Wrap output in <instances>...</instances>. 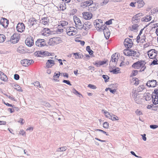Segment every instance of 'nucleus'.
I'll list each match as a JSON object with an SVG mask.
<instances>
[{
	"label": "nucleus",
	"mask_w": 158,
	"mask_h": 158,
	"mask_svg": "<svg viewBox=\"0 0 158 158\" xmlns=\"http://www.w3.org/2000/svg\"><path fill=\"white\" fill-rule=\"evenodd\" d=\"M151 95L152 102L154 105L158 104V89H154Z\"/></svg>",
	"instance_id": "obj_1"
},
{
	"label": "nucleus",
	"mask_w": 158,
	"mask_h": 158,
	"mask_svg": "<svg viewBox=\"0 0 158 158\" xmlns=\"http://www.w3.org/2000/svg\"><path fill=\"white\" fill-rule=\"evenodd\" d=\"M158 52L155 49H151L148 51V55L150 59H156Z\"/></svg>",
	"instance_id": "obj_2"
},
{
	"label": "nucleus",
	"mask_w": 158,
	"mask_h": 158,
	"mask_svg": "<svg viewBox=\"0 0 158 158\" xmlns=\"http://www.w3.org/2000/svg\"><path fill=\"white\" fill-rule=\"evenodd\" d=\"M74 22L75 24V26L78 29L81 30L83 27L82 23L80 19L77 17H76L74 19Z\"/></svg>",
	"instance_id": "obj_3"
},
{
	"label": "nucleus",
	"mask_w": 158,
	"mask_h": 158,
	"mask_svg": "<svg viewBox=\"0 0 158 158\" xmlns=\"http://www.w3.org/2000/svg\"><path fill=\"white\" fill-rule=\"evenodd\" d=\"M20 39V36L17 34L14 33L10 38V41L13 44H15L18 42Z\"/></svg>",
	"instance_id": "obj_4"
},
{
	"label": "nucleus",
	"mask_w": 158,
	"mask_h": 158,
	"mask_svg": "<svg viewBox=\"0 0 158 158\" xmlns=\"http://www.w3.org/2000/svg\"><path fill=\"white\" fill-rule=\"evenodd\" d=\"M146 85L149 87H155L158 85V82L155 80H149L146 83Z\"/></svg>",
	"instance_id": "obj_5"
},
{
	"label": "nucleus",
	"mask_w": 158,
	"mask_h": 158,
	"mask_svg": "<svg viewBox=\"0 0 158 158\" xmlns=\"http://www.w3.org/2000/svg\"><path fill=\"white\" fill-rule=\"evenodd\" d=\"M32 62H34L33 60H28L27 59H24L21 60V63L23 66L27 67L32 63Z\"/></svg>",
	"instance_id": "obj_6"
},
{
	"label": "nucleus",
	"mask_w": 158,
	"mask_h": 158,
	"mask_svg": "<svg viewBox=\"0 0 158 158\" xmlns=\"http://www.w3.org/2000/svg\"><path fill=\"white\" fill-rule=\"evenodd\" d=\"M9 21L6 19L2 17L0 18V24L4 27L6 28L8 26Z\"/></svg>",
	"instance_id": "obj_7"
},
{
	"label": "nucleus",
	"mask_w": 158,
	"mask_h": 158,
	"mask_svg": "<svg viewBox=\"0 0 158 158\" xmlns=\"http://www.w3.org/2000/svg\"><path fill=\"white\" fill-rule=\"evenodd\" d=\"M25 26L23 23H19L16 27L17 31L19 32H22L24 31Z\"/></svg>",
	"instance_id": "obj_8"
},
{
	"label": "nucleus",
	"mask_w": 158,
	"mask_h": 158,
	"mask_svg": "<svg viewBox=\"0 0 158 158\" xmlns=\"http://www.w3.org/2000/svg\"><path fill=\"white\" fill-rule=\"evenodd\" d=\"M93 4V0H87L85 1L84 2H82L81 4V6L83 8L88 6L89 7Z\"/></svg>",
	"instance_id": "obj_9"
},
{
	"label": "nucleus",
	"mask_w": 158,
	"mask_h": 158,
	"mask_svg": "<svg viewBox=\"0 0 158 158\" xmlns=\"http://www.w3.org/2000/svg\"><path fill=\"white\" fill-rule=\"evenodd\" d=\"M25 44L28 47H31L34 44V39L32 37L30 36L27 38L25 40Z\"/></svg>",
	"instance_id": "obj_10"
},
{
	"label": "nucleus",
	"mask_w": 158,
	"mask_h": 158,
	"mask_svg": "<svg viewBox=\"0 0 158 158\" xmlns=\"http://www.w3.org/2000/svg\"><path fill=\"white\" fill-rule=\"evenodd\" d=\"M83 17L85 19H90L92 18L93 15L90 12H86L82 13Z\"/></svg>",
	"instance_id": "obj_11"
},
{
	"label": "nucleus",
	"mask_w": 158,
	"mask_h": 158,
	"mask_svg": "<svg viewBox=\"0 0 158 158\" xmlns=\"http://www.w3.org/2000/svg\"><path fill=\"white\" fill-rule=\"evenodd\" d=\"M23 47L22 46H19L17 49V51L21 54H25L27 53H30L29 50L28 49H24Z\"/></svg>",
	"instance_id": "obj_12"
},
{
	"label": "nucleus",
	"mask_w": 158,
	"mask_h": 158,
	"mask_svg": "<svg viewBox=\"0 0 158 158\" xmlns=\"http://www.w3.org/2000/svg\"><path fill=\"white\" fill-rule=\"evenodd\" d=\"M115 67V69L112 68V67L110 66L109 67L110 72L112 73L113 74H118L119 73L120 69L119 68Z\"/></svg>",
	"instance_id": "obj_13"
},
{
	"label": "nucleus",
	"mask_w": 158,
	"mask_h": 158,
	"mask_svg": "<svg viewBox=\"0 0 158 158\" xmlns=\"http://www.w3.org/2000/svg\"><path fill=\"white\" fill-rule=\"evenodd\" d=\"M52 31H50V29L47 28H44L42 31L41 34L44 36H47L48 34H51Z\"/></svg>",
	"instance_id": "obj_14"
},
{
	"label": "nucleus",
	"mask_w": 158,
	"mask_h": 158,
	"mask_svg": "<svg viewBox=\"0 0 158 158\" xmlns=\"http://www.w3.org/2000/svg\"><path fill=\"white\" fill-rule=\"evenodd\" d=\"M37 20L34 18H31L29 20V26H34L37 23Z\"/></svg>",
	"instance_id": "obj_15"
},
{
	"label": "nucleus",
	"mask_w": 158,
	"mask_h": 158,
	"mask_svg": "<svg viewBox=\"0 0 158 158\" xmlns=\"http://www.w3.org/2000/svg\"><path fill=\"white\" fill-rule=\"evenodd\" d=\"M55 64V63L54 60L51 59H49L47 60V61L46 64V67L48 68H51L53 65Z\"/></svg>",
	"instance_id": "obj_16"
},
{
	"label": "nucleus",
	"mask_w": 158,
	"mask_h": 158,
	"mask_svg": "<svg viewBox=\"0 0 158 158\" xmlns=\"http://www.w3.org/2000/svg\"><path fill=\"white\" fill-rule=\"evenodd\" d=\"M94 25L95 26L96 28H98V29H97V30L99 31H102V25L101 26L100 23H98L97 21H95L94 22Z\"/></svg>",
	"instance_id": "obj_17"
},
{
	"label": "nucleus",
	"mask_w": 158,
	"mask_h": 158,
	"mask_svg": "<svg viewBox=\"0 0 158 158\" xmlns=\"http://www.w3.org/2000/svg\"><path fill=\"white\" fill-rule=\"evenodd\" d=\"M109 115H110V117H109V116H107V115H105V116L107 118H109V119H110L112 121H117L118 120V117L112 114H111L110 113H109Z\"/></svg>",
	"instance_id": "obj_18"
},
{
	"label": "nucleus",
	"mask_w": 158,
	"mask_h": 158,
	"mask_svg": "<svg viewBox=\"0 0 158 158\" xmlns=\"http://www.w3.org/2000/svg\"><path fill=\"white\" fill-rule=\"evenodd\" d=\"M104 36L106 39L108 40L109 38L110 35V31L109 29H107V30L104 29V31H103Z\"/></svg>",
	"instance_id": "obj_19"
},
{
	"label": "nucleus",
	"mask_w": 158,
	"mask_h": 158,
	"mask_svg": "<svg viewBox=\"0 0 158 158\" xmlns=\"http://www.w3.org/2000/svg\"><path fill=\"white\" fill-rule=\"evenodd\" d=\"M114 55H112L111 57V60L110 62L109 65L111 64L112 63L114 62L115 64V65L117 64L118 61V58H114Z\"/></svg>",
	"instance_id": "obj_20"
},
{
	"label": "nucleus",
	"mask_w": 158,
	"mask_h": 158,
	"mask_svg": "<svg viewBox=\"0 0 158 158\" xmlns=\"http://www.w3.org/2000/svg\"><path fill=\"white\" fill-rule=\"evenodd\" d=\"M137 2L138 3V7L139 8L143 7L144 5V2L143 0H137Z\"/></svg>",
	"instance_id": "obj_21"
},
{
	"label": "nucleus",
	"mask_w": 158,
	"mask_h": 158,
	"mask_svg": "<svg viewBox=\"0 0 158 158\" xmlns=\"http://www.w3.org/2000/svg\"><path fill=\"white\" fill-rule=\"evenodd\" d=\"M58 72L59 73H55L53 77V80L56 81L57 82L59 81V80H58L57 79L59 78V77L60 75V73L59 72Z\"/></svg>",
	"instance_id": "obj_22"
},
{
	"label": "nucleus",
	"mask_w": 158,
	"mask_h": 158,
	"mask_svg": "<svg viewBox=\"0 0 158 158\" xmlns=\"http://www.w3.org/2000/svg\"><path fill=\"white\" fill-rule=\"evenodd\" d=\"M71 28H75L74 27H69L68 29L67 28L66 31H68V32H67V34L69 36L74 35L76 34H73V33L71 32Z\"/></svg>",
	"instance_id": "obj_23"
},
{
	"label": "nucleus",
	"mask_w": 158,
	"mask_h": 158,
	"mask_svg": "<svg viewBox=\"0 0 158 158\" xmlns=\"http://www.w3.org/2000/svg\"><path fill=\"white\" fill-rule=\"evenodd\" d=\"M39 54L41 56L42 55H43L45 56H52L51 53H50L46 51H43V52H42L41 51H40Z\"/></svg>",
	"instance_id": "obj_24"
},
{
	"label": "nucleus",
	"mask_w": 158,
	"mask_h": 158,
	"mask_svg": "<svg viewBox=\"0 0 158 158\" xmlns=\"http://www.w3.org/2000/svg\"><path fill=\"white\" fill-rule=\"evenodd\" d=\"M59 8L60 10L62 11H64L65 10L66 8L65 3L64 2H62L61 3L60 5Z\"/></svg>",
	"instance_id": "obj_25"
},
{
	"label": "nucleus",
	"mask_w": 158,
	"mask_h": 158,
	"mask_svg": "<svg viewBox=\"0 0 158 158\" xmlns=\"http://www.w3.org/2000/svg\"><path fill=\"white\" fill-rule=\"evenodd\" d=\"M83 26H84H84L86 27H87L88 29H89L91 28L92 25H91V23L89 22H85Z\"/></svg>",
	"instance_id": "obj_26"
},
{
	"label": "nucleus",
	"mask_w": 158,
	"mask_h": 158,
	"mask_svg": "<svg viewBox=\"0 0 158 158\" xmlns=\"http://www.w3.org/2000/svg\"><path fill=\"white\" fill-rule=\"evenodd\" d=\"M79 52H74L73 53V55L75 56V58L76 59H81L83 56V55L82 54V57L81 56V54H79Z\"/></svg>",
	"instance_id": "obj_27"
},
{
	"label": "nucleus",
	"mask_w": 158,
	"mask_h": 158,
	"mask_svg": "<svg viewBox=\"0 0 158 158\" xmlns=\"http://www.w3.org/2000/svg\"><path fill=\"white\" fill-rule=\"evenodd\" d=\"M139 63V61H138L134 63L132 65V67L135 69H139L140 68Z\"/></svg>",
	"instance_id": "obj_28"
},
{
	"label": "nucleus",
	"mask_w": 158,
	"mask_h": 158,
	"mask_svg": "<svg viewBox=\"0 0 158 158\" xmlns=\"http://www.w3.org/2000/svg\"><path fill=\"white\" fill-rule=\"evenodd\" d=\"M86 50L88 52L90 55H92L93 53V51L91 49L90 47L89 46H87L86 47Z\"/></svg>",
	"instance_id": "obj_29"
},
{
	"label": "nucleus",
	"mask_w": 158,
	"mask_h": 158,
	"mask_svg": "<svg viewBox=\"0 0 158 158\" xmlns=\"http://www.w3.org/2000/svg\"><path fill=\"white\" fill-rule=\"evenodd\" d=\"M128 50L126 49L123 50L124 54L126 56H132V53H130V52L128 51Z\"/></svg>",
	"instance_id": "obj_30"
},
{
	"label": "nucleus",
	"mask_w": 158,
	"mask_h": 158,
	"mask_svg": "<svg viewBox=\"0 0 158 158\" xmlns=\"http://www.w3.org/2000/svg\"><path fill=\"white\" fill-rule=\"evenodd\" d=\"M48 17H44L42 18L41 19V23H43L44 25L47 24L48 23Z\"/></svg>",
	"instance_id": "obj_31"
},
{
	"label": "nucleus",
	"mask_w": 158,
	"mask_h": 158,
	"mask_svg": "<svg viewBox=\"0 0 158 158\" xmlns=\"http://www.w3.org/2000/svg\"><path fill=\"white\" fill-rule=\"evenodd\" d=\"M6 39V37L3 34H0V43L3 42Z\"/></svg>",
	"instance_id": "obj_32"
},
{
	"label": "nucleus",
	"mask_w": 158,
	"mask_h": 158,
	"mask_svg": "<svg viewBox=\"0 0 158 158\" xmlns=\"http://www.w3.org/2000/svg\"><path fill=\"white\" fill-rule=\"evenodd\" d=\"M143 16V14L142 13H139L136 14L135 15L134 17L135 18L137 19L138 20H139L140 19V17Z\"/></svg>",
	"instance_id": "obj_33"
},
{
	"label": "nucleus",
	"mask_w": 158,
	"mask_h": 158,
	"mask_svg": "<svg viewBox=\"0 0 158 158\" xmlns=\"http://www.w3.org/2000/svg\"><path fill=\"white\" fill-rule=\"evenodd\" d=\"M2 77H1V79L4 81H6L7 80L8 78L7 76L4 73L2 74Z\"/></svg>",
	"instance_id": "obj_34"
},
{
	"label": "nucleus",
	"mask_w": 158,
	"mask_h": 158,
	"mask_svg": "<svg viewBox=\"0 0 158 158\" xmlns=\"http://www.w3.org/2000/svg\"><path fill=\"white\" fill-rule=\"evenodd\" d=\"M58 39H59V37H55L51 38V40H52L54 44H54H58V43L56 42V41H57L56 40H57Z\"/></svg>",
	"instance_id": "obj_35"
},
{
	"label": "nucleus",
	"mask_w": 158,
	"mask_h": 158,
	"mask_svg": "<svg viewBox=\"0 0 158 158\" xmlns=\"http://www.w3.org/2000/svg\"><path fill=\"white\" fill-rule=\"evenodd\" d=\"M102 77L104 79L105 82L106 83L108 81V80L110 77L106 75H102Z\"/></svg>",
	"instance_id": "obj_36"
},
{
	"label": "nucleus",
	"mask_w": 158,
	"mask_h": 158,
	"mask_svg": "<svg viewBox=\"0 0 158 158\" xmlns=\"http://www.w3.org/2000/svg\"><path fill=\"white\" fill-rule=\"evenodd\" d=\"M15 87H16L15 88V89L17 91L20 92H22L23 90L21 89V87L19 85L17 84L15 85Z\"/></svg>",
	"instance_id": "obj_37"
},
{
	"label": "nucleus",
	"mask_w": 158,
	"mask_h": 158,
	"mask_svg": "<svg viewBox=\"0 0 158 158\" xmlns=\"http://www.w3.org/2000/svg\"><path fill=\"white\" fill-rule=\"evenodd\" d=\"M150 94L149 93H147L145 96V100L147 101H149L151 99L152 96L150 97Z\"/></svg>",
	"instance_id": "obj_38"
},
{
	"label": "nucleus",
	"mask_w": 158,
	"mask_h": 158,
	"mask_svg": "<svg viewBox=\"0 0 158 158\" xmlns=\"http://www.w3.org/2000/svg\"><path fill=\"white\" fill-rule=\"evenodd\" d=\"M66 150V147H60L58 148L57 151L58 152H63L65 151Z\"/></svg>",
	"instance_id": "obj_39"
},
{
	"label": "nucleus",
	"mask_w": 158,
	"mask_h": 158,
	"mask_svg": "<svg viewBox=\"0 0 158 158\" xmlns=\"http://www.w3.org/2000/svg\"><path fill=\"white\" fill-rule=\"evenodd\" d=\"M128 51L130 52V53H132V56H135V55L137 54V52L136 51L133 50L131 49H128Z\"/></svg>",
	"instance_id": "obj_40"
},
{
	"label": "nucleus",
	"mask_w": 158,
	"mask_h": 158,
	"mask_svg": "<svg viewBox=\"0 0 158 158\" xmlns=\"http://www.w3.org/2000/svg\"><path fill=\"white\" fill-rule=\"evenodd\" d=\"M97 9V8L94 6H90L88 7V10L89 12H91Z\"/></svg>",
	"instance_id": "obj_41"
},
{
	"label": "nucleus",
	"mask_w": 158,
	"mask_h": 158,
	"mask_svg": "<svg viewBox=\"0 0 158 158\" xmlns=\"http://www.w3.org/2000/svg\"><path fill=\"white\" fill-rule=\"evenodd\" d=\"M73 93L76 95H78L79 97H80V96H82V94L80 92H78L76 89H73Z\"/></svg>",
	"instance_id": "obj_42"
},
{
	"label": "nucleus",
	"mask_w": 158,
	"mask_h": 158,
	"mask_svg": "<svg viewBox=\"0 0 158 158\" xmlns=\"http://www.w3.org/2000/svg\"><path fill=\"white\" fill-rule=\"evenodd\" d=\"M132 97L134 98L135 100V99H136L137 98V93H136L134 90H133L132 91Z\"/></svg>",
	"instance_id": "obj_43"
},
{
	"label": "nucleus",
	"mask_w": 158,
	"mask_h": 158,
	"mask_svg": "<svg viewBox=\"0 0 158 158\" xmlns=\"http://www.w3.org/2000/svg\"><path fill=\"white\" fill-rule=\"evenodd\" d=\"M93 64L97 67H100V66L99 60H96L94 62H93Z\"/></svg>",
	"instance_id": "obj_44"
},
{
	"label": "nucleus",
	"mask_w": 158,
	"mask_h": 158,
	"mask_svg": "<svg viewBox=\"0 0 158 158\" xmlns=\"http://www.w3.org/2000/svg\"><path fill=\"white\" fill-rule=\"evenodd\" d=\"M139 26L137 24H134L132 26V29L131 30L133 31V30H136Z\"/></svg>",
	"instance_id": "obj_45"
},
{
	"label": "nucleus",
	"mask_w": 158,
	"mask_h": 158,
	"mask_svg": "<svg viewBox=\"0 0 158 158\" xmlns=\"http://www.w3.org/2000/svg\"><path fill=\"white\" fill-rule=\"evenodd\" d=\"M113 19H111L106 21L105 23L107 25H110L112 23V20H114Z\"/></svg>",
	"instance_id": "obj_46"
},
{
	"label": "nucleus",
	"mask_w": 158,
	"mask_h": 158,
	"mask_svg": "<svg viewBox=\"0 0 158 158\" xmlns=\"http://www.w3.org/2000/svg\"><path fill=\"white\" fill-rule=\"evenodd\" d=\"M95 131H100V132H102L104 134L107 136H108L109 135V134H108L106 132L101 129H96L95 130Z\"/></svg>",
	"instance_id": "obj_47"
},
{
	"label": "nucleus",
	"mask_w": 158,
	"mask_h": 158,
	"mask_svg": "<svg viewBox=\"0 0 158 158\" xmlns=\"http://www.w3.org/2000/svg\"><path fill=\"white\" fill-rule=\"evenodd\" d=\"M42 43L38 39L35 42V45L39 47H41V44Z\"/></svg>",
	"instance_id": "obj_48"
},
{
	"label": "nucleus",
	"mask_w": 158,
	"mask_h": 158,
	"mask_svg": "<svg viewBox=\"0 0 158 158\" xmlns=\"http://www.w3.org/2000/svg\"><path fill=\"white\" fill-rule=\"evenodd\" d=\"M138 73V71L137 70H133L131 73V77L132 76H135L137 75Z\"/></svg>",
	"instance_id": "obj_49"
},
{
	"label": "nucleus",
	"mask_w": 158,
	"mask_h": 158,
	"mask_svg": "<svg viewBox=\"0 0 158 158\" xmlns=\"http://www.w3.org/2000/svg\"><path fill=\"white\" fill-rule=\"evenodd\" d=\"M158 64V60L157 59L154 60L150 64V65Z\"/></svg>",
	"instance_id": "obj_50"
},
{
	"label": "nucleus",
	"mask_w": 158,
	"mask_h": 158,
	"mask_svg": "<svg viewBox=\"0 0 158 158\" xmlns=\"http://www.w3.org/2000/svg\"><path fill=\"white\" fill-rule=\"evenodd\" d=\"M68 22L65 21H62L61 22V25L63 27L64 26H66L68 24Z\"/></svg>",
	"instance_id": "obj_51"
},
{
	"label": "nucleus",
	"mask_w": 158,
	"mask_h": 158,
	"mask_svg": "<svg viewBox=\"0 0 158 158\" xmlns=\"http://www.w3.org/2000/svg\"><path fill=\"white\" fill-rule=\"evenodd\" d=\"M88 87L92 89H96L97 88L95 85L91 84H89L88 85Z\"/></svg>",
	"instance_id": "obj_52"
},
{
	"label": "nucleus",
	"mask_w": 158,
	"mask_h": 158,
	"mask_svg": "<svg viewBox=\"0 0 158 158\" xmlns=\"http://www.w3.org/2000/svg\"><path fill=\"white\" fill-rule=\"evenodd\" d=\"M63 82L66 83L69 85H72V84L68 80H64L62 81Z\"/></svg>",
	"instance_id": "obj_53"
},
{
	"label": "nucleus",
	"mask_w": 158,
	"mask_h": 158,
	"mask_svg": "<svg viewBox=\"0 0 158 158\" xmlns=\"http://www.w3.org/2000/svg\"><path fill=\"white\" fill-rule=\"evenodd\" d=\"M150 127L153 129H155L158 127V126L155 124H152L150 125Z\"/></svg>",
	"instance_id": "obj_54"
},
{
	"label": "nucleus",
	"mask_w": 158,
	"mask_h": 158,
	"mask_svg": "<svg viewBox=\"0 0 158 158\" xmlns=\"http://www.w3.org/2000/svg\"><path fill=\"white\" fill-rule=\"evenodd\" d=\"M34 85L35 86H37L39 88H41V85L40 84V82L38 81H36L34 83Z\"/></svg>",
	"instance_id": "obj_55"
},
{
	"label": "nucleus",
	"mask_w": 158,
	"mask_h": 158,
	"mask_svg": "<svg viewBox=\"0 0 158 158\" xmlns=\"http://www.w3.org/2000/svg\"><path fill=\"white\" fill-rule=\"evenodd\" d=\"M103 127L105 128H108L109 127V123L107 122H105L103 124Z\"/></svg>",
	"instance_id": "obj_56"
},
{
	"label": "nucleus",
	"mask_w": 158,
	"mask_h": 158,
	"mask_svg": "<svg viewBox=\"0 0 158 158\" xmlns=\"http://www.w3.org/2000/svg\"><path fill=\"white\" fill-rule=\"evenodd\" d=\"M133 79H134V81H135V82L134 83V84L135 85H137L139 84V81L138 80V79L136 77H134L133 78Z\"/></svg>",
	"instance_id": "obj_57"
},
{
	"label": "nucleus",
	"mask_w": 158,
	"mask_h": 158,
	"mask_svg": "<svg viewBox=\"0 0 158 158\" xmlns=\"http://www.w3.org/2000/svg\"><path fill=\"white\" fill-rule=\"evenodd\" d=\"M40 52V51H36L34 53V55L37 57H42L43 56H41L40 54L39 53Z\"/></svg>",
	"instance_id": "obj_58"
},
{
	"label": "nucleus",
	"mask_w": 158,
	"mask_h": 158,
	"mask_svg": "<svg viewBox=\"0 0 158 158\" xmlns=\"http://www.w3.org/2000/svg\"><path fill=\"white\" fill-rule=\"evenodd\" d=\"M129 40H130V38H126L123 42L124 45H125V44H129Z\"/></svg>",
	"instance_id": "obj_59"
},
{
	"label": "nucleus",
	"mask_w": 158,
	"mask_h": 158,
	"mask_svg": "<svg viewBox=\"0 0 158 158\" xmlns=\"http://www.w3.org/2000/svg\"><path fill=\"white\" fill-rule=\"evenodd\" d=\"M5 95L9 99H10L12 100L15 101H16V99L14 97H11L10 95H8L6 94Z\"/></svg>",
	"instance_id": "obj_60"
},
{
	"label": "nucleus",
	"mask_w": 158,
	"mask_h": 158,
	"mask_svg": "<svg viewBox=\"0 0 158 158\" xmlns=\"http://www.w3.org/2000/svg\"><path fill=\"white\" fill-rule=\"evenodd\" d=\"M132 20L133 22H135V23H137L139 22V20H138L136 18H135L134 17V16L132 18Z\"/></svg>",
	"instance_id": "obj_61"
},
{
	"label": "nucleus",
	"mask_w": 158,
	"mask_h": 158,
	"mask_svg": "<svg viewBox=\"0 0 158 158\" xmlns=\"http://www.w3.org/2000/svg\"><path fill=\"white\" fill-rule=\"evenodd\" d=\"M133 45L131 44H125V47L126 48V49H129L130 48H131L132 46Z\"/></svg>",
	"instance_id": "obj_62"
},
{
	"label": "nucleus",
	"mask_w": 158,
	"mask_h": 158,
	"mask_svg": "<svg viewBox=\"0 0 158 158\" xmlns=\"http://www.w3.org/2000/svg\"><path fill=\"white\" fill-rule=\"evenodd\" d=\"M77 10L76 9H73L71 10L70 14L72 15H73L77 12Z\"/></svg>",
	"instance_id": "obj_63"
},
{
	"label": "nucleus",
	"mask_w": 158,
	"mask_h": 158,
	"mask_svg": "<svg viewBox=\"0 0 158 158\" xmlns=\"http://www.w3.org/2000/svg\"><path fill=\"white\" fill-rule=\"evenodd\" d=\"M20 77L19 75L17 74H15L14 75V78L16 80H19V79Z\"/></svg>",
	"instance_id": "obj_64"
}]
</instances>
